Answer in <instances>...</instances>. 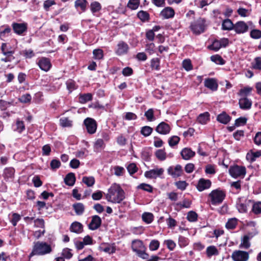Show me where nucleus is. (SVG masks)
I'll return each mask as SVG.
<instances>
[{
    "label": "nucleus",
    "mask_w": 261,
    "mask_h": 261,
    "mask_svg": "<svg viewBox=\"0 0 261 261\" xmlns=\"http://www.w3.org/2000/svg\"><path fill=\"white\" fill-rule=\"evenodd\" d=\"M108 201L113 203H120L125 198V193L119 184L114 183L106 194Z\"/></svg>",
    "instance_id": "nucleus-1"
},
{
    "label": "nucleus",
    "mask_w": 261,
    "mask_h": 261,
    "mask_svg": "<svg viewBox=\"0 0 261 261\" xmlns=\"http://www.w3.org/2000/svg\"><path fill=\"white\" fill-rule=\"evenodd\" d=\"M52 251L50 245L46 242L38 241L35 242L30 256L33 255H44L49 254Z\"/></svg>",
    "instance_id": "nucleus-2"
},
{
    "label": "nucleus",
    "mask_w": 261,
    "mask_h": 261,
    "mask_svg": "<svg viewBox=\"0 0 261 261\" xmlns=\"http://www.w3.org/2000/svg\"><path fill=\"white\" fill-rule=\"evenodd\" d=\"M205 21L204 19L199 18L191 23L190 29L195 35H199L204 32L205 30Z\"/></svg>",
    "instance_id": "nucleus-3"
},
{
    "label": "nucleus",
    "mask_w": 261,
    "mask_h": 261,
    "mask_svg": "<svg viewBox=\"0 0 261 261\" xmlns=\"http://www.w3.org/2000/svg\"><path fill=\"white\" fill-rule=\"evenodd\" d=\"M225 197V193L221 190H215L209 194L211 202L213 205H217L221 203Z\"/></svg>",
    "instance_id": "nucleus-4"
},
{
    "label": "nucleus",
    "mask_w": 261,
    "mask_h": 261,
    "mask_svg": "<svg viewBox=\"0 0 261 261\" xmlns=\"http://www.w3.org/2000/svg\"><path fill=\"white\" fill-rule=\"evenodd\" d=\"M230 175L234 178H243L246 173V168L244 166L234 165L230 167L229 169Z\"/></svg>",
    "instance_id": "nucleus-5"
},
{
    "label": "nucleus",
    "mask_w": 261,
    "mask_h": 261,
    "mask_svg": "<svg viewBox=\"0 0 261 261\" xmlns=\"http://www.w3.org/2000/svg\"><path fill=\"white\" fill-rule=\"evenodd\" d=\"M231 258L233 261H248L249 254L245 251L235 250L231 254Z\"/></svg>",
    "instance_id": "nucleus-6"
},
{
    "label": "nucleus",
    "mask_w": 261,
    "mask_h": 261,
    "mask_svg": "<svg viewBox=\"0 0 261 261\" xmlns=\"http://www.w3.org/2000/svg\"><path fill=\"white\" fill-rule=\"evenodd\" d=\"M12 27L15 33L18 35H22L24 32L27 31L28 29V24L25 22H13L12 24Z\"/></svg>",
    "instance_id": "nucleus-7"
},
{
    "label": "nucleus",
    "mask_w": 261,
    "mask_h": 261,
    "mask_svg": "<svg viewBox=\"0 0 261 261\" xmlns=\"http://www.w3.org/2000/svg\"><path fill=\"white\" fill-rule=\"evenodd\" d=\"M84 124L88 133L93 134L96 132L97 124L95 120L91 118H87L84 120Z\"/></svg>",
    "instance_id": "nucleus-8"
},
{
    "label": "nucleus",
    "mask_w": 261,
    "mask_h": 261,
    "mask_svg": "<svg viewBox=\"0 0 261 261\" xmlns=\"http://www.w3.org/2000/svg\"><path fill=\"white\" fill-rule=\"evenodd\" d=\"M164 172L163 168H156L145 172L144 175L146 178H156L158 177L161 176Z\"/></svg>",
    "instance_id": "nucleus-9"
},
{
    "label": "nucleus",
    "mask_w": 261,
    "mask_h": 261,
    "mask_svg": "<svg viewBox=\"0 0 261 261\" xmlns=\"http://www.w3.org/2000/svg\"><path fill=\"white\" fill-rule=\"evenodd\" d=\"M171 129V127L170 125L165 122L159 123L155 128L156 132L163 135L169 134Z\"/></svg>",
    "instance_id": "nucleus-10"
},
{
    "label": "nucleus",
    "mask_w": 261,
    "mask_h": 261,
    "mask_svg": "<svg viewBox=\"0 0 261 261\" xmlns=\"http://www.w3.org/2000/svg\"><path fill=\"white\" fill-rule=\"evenodd\" d=\"M168 174L174 178L179 177L182 173V167L180 165H177L175 166H170L167 169Z\"/></svg>",
    "instance_id": "nucleus-11"
},
{
    "label": "nucleus",
    "mask_w": 261,
    "mask_h": 261,
    "mask_svg": "<svg viewBox=\"0 0 261 261\" xmlns=\"http://www.w3.org/2000/svg\"><path fill=\"white\" fill-rule=\"evenodd\" d=\"M15 174V170L11 167L6 168L3 173V177L6 182L12 181Z\"/></svg>",
    "instance_id": "nucleus-12"
},
{
    "label": "nucleus",
    "mask_w": 261,
    "mask_h": 261,
    "mask_svg": "<svg viewBox=\"0 0 261 261\" xmlns=\"http://www.w3.org/2000/svg\"><path fill=\"white\" fill-rule=\"evenodd\" d=\"M248 25L244 21H238L234 24L233 30L237 34H243L248 31Z\"/></svg>",
    "instance_id": "nucleus-13"
},
{
    "label": "nucleus",
    "mask_w": 261,
    "mask_h": 261,
    "mask_svg": "<svg viewBox=\"0 0 261 261\" xmlns=\"http://www.w3.org/2000/svg\"><path fill=\"white\" fill-rule=\"evenodd\" d=\"M38 65L40 68L44 71H48L51 67L50 60L45 57H42L39 60Z\"/></svg>",
    "instance_id": "nucleus-14"
},
{
    "label": "nucleus",
    "mask_w": 261,
    "mask_h": 261,
    "mask_svg": "<svg viewBox=\"0 0 261 261\" xmlns=\"http://www.w3.org/2000/svg\"><path fill=\"white\" fill-rule=\"evenodd\" d=\"M101 224V219L97 215H94L92 217L90 223L88 225V227L90 230H94L98 228Z\"/></svg>",
    "instance_id": "nucleus-15"
},
{
    "label": "nucleus",
    "mask_w": 261,
    "mask_h": 261,
    "mask_svg": "<svg viewBox=\"0 0 261 261\" xmlns=\"http://www.w3.org/2000/svg\"><path fill=\"white\" fill-rule=\"evenodd\" d=\"M211 181L209 179L201 178L197 184V189L199 191H203L206 189H209L211 186Z\"/></svg>",
    "instance_id": "nucleus-16"
},
{
    "label": "nucleus",
    "mask_w": 261,
    "mask_h": 261,
    "mask_svg": "<svg viewBox=\"0 0 261 261\" xmlns=\"http://www.w3.org/2000/svg\"><path fill=\"white\" fill-rule=\"evenodd\" d=\"M128 48V46L126 43L121 41L117 44L115 52L117 55L121 56L126 54Z\"/></svg>",
    "instance_id": "nucleus-17"
},
{
    "label": "nucleus",
    "mask_w": 261,
    "mask_h": 261,
    "mask_svg": "<svg viewBox=\"0 0 261 261\" xmlns=\"http://www.w3.org/2000/svg\"><path fill=\"white\" fill-rule=\"evenodd\" d=\"M204 86L210 89L212 91H216L218 87L217 81L212 78L206 79L204 82Z\"/></svg>",
    "instance_id": "nucleus-18"
},
{
    "label": "nucleus",
    "mask_w": 261,
    "mask_h": 261,
    "mask_svg": "<svg viewBox=\"0 0 261 261\" xmlns=\"http://www.w3.org/2000/svg\"><path fill=\"white\" fill-rule=\"evenodd\" d=\"M240 108L243 110H249L252 106V101L247 97H241L239 101Z\"/></svg>",
    "instance_id": "nucleus-19"
},
{
    "label": "nucleus",
    "mask_w": 261,
    "mask_h": 261,
    "mask_svg": "<svg viewBox=\"0 0 261 261\" xmlns=\"http://www.w3.org/2000/svg\"><path fill=\"white\" fill-rule=\"evenodd\" d=\"M253 236L251 234L245 235L241 240V243L240 244V248L247 249L250 246V240L252 238Z\"/></svg>",
    "instance_id": "nucleus-20"
},
{
    "label": "nucleus",
    "mask_w": 261,
    "mask_h": 261,
    "mask_svg": "<svg viewBox=\"0 0 261 261\" xmlns=\"http://www.w3.org/2000/svg\"><path fill=\"white\" fill-rule=\"evenodd\" d=\"M174 10L172 8L168 7L161 12L160 15L165 19H169L172 18L174 16Z\"/></svg>",
    "instance_id": "nucleus-21"
},
{
    "label": "nucleus",
    "mask_w": 261,
    "mask_h": 261,
    "mask_svg": "<svg viewBox=\"0 0 261 261\" xmlns=\"http://www.w3.org/2000/svg\"><path fill=\"white\" fill-rule=\"evenodd\" d=\"M182 158L185 160H189L194 156L195 152L189 148H185L180 152Z\"/></svg>",
    "instance_id": "nucleus-22"
},
{
    "label": "nucleus",
    "mask_w": 261,
    "mask_h": 261,
    "mask_svg": "<svg viewBox=\"0 0 261 261\" xmlns=\"http://www.w3.org/2000/svg\"><path fill=\"white\" fill-rule=\"evenodd\" d=\"M217 120L220 123L226 124L230 121L231 117L225 112H223L218 115Z\"/></svg>",
    "instance_id": "nucleus-23"
},
{
    "label": "nucleus",
    "mask_w": 261,
    "mask_h": 261,
    "mask_svg": "<svg viewBox=\"0 0 261 261\" xmlns=\"http://www.w3.org/2000/svg\"><path fill=\"white\" fill-rule=\"evenodd\" d=\"M75 181V177L73 173H69L66 175L64 178V182L66 185L69 186L74 185Z\"/></svg>",
    "instance_id": "nucleus-24"
},
{
    "label": "nucleus",
    "mask_w": 261,
    "mask_h": 261,
    "mask_svg": "<svg viewBox=\"0 0 261 261\" xmlns=\"http://www.w3.org/2000/svg\"><path fill=\"white\" fill-rule=\"evenodd\" d=\"M70 229L72 232L80 233L83 231V225L80 222H74L71 224Z\"/></svg>",
    "instance_id": "nucleus-25"
},
{
    "label": "nucleus",
    "mask_w": 261,
    "mask_h": 261,
    "mask_svg": "<svg viewBox=\"0 0 261 261\" xmlns=\"http://www.w3.org/2000/svg\"><path fill=\"white\" fill-rule=\"evenodd\" d=\"M11 31V28L8 25H3L0 27V38L3 40L7 37Z\"/></svg>",
    "instance_id": "nucleus-26"
},
{
    "label": "nucleus",
    "mask_w": 261,
    "mask_h": 261,
    "mask_svg": "<svg viewBox=\"0 0 261 261\" xmlns=\"http://www.w3.org/2000/svg\"><path fill=\"white\" fill-rule=\"evenodd\" d=\"M191 205V201L185 199L182 202H178L175 204L176 209H182L184 208H190Z\"/></svg>",
    "instance_id": "nucleus-27"
},
{
    "label": "nucleus",
    "mask_w": 261,
    "mask_h": 261,
    "mask_svg": "<svg viewBox=\"0 0 261 261\" xmlns=\"http://www.w3.org/2000/svg\"><path fill=\"white\" fill-rule=\"evenodd\" d=\"M132 247L134 251L137 252L144 249L143 242L140 240H135L132 242Z\"/></svg>",
    "instance_id": "nucleus-28"
},
{
    "label": "nucleus",
    "mask_w": 261,
    "mask_h": 261,
    "mask_svg": "<svg viewBox=\"0 0 261 261\" xmlns=\"http://www.w3.org/2000/svg\"><path fill=\"white\" fill-rule=\"evenodd\" d=\"M206 253L208 257H211L213 255H218L219 254V251L216 247L212 245L207 247Z\"/></svg>",
    "instance_id": "nucleus-29"
},
{
    "label": "nucleus",
    "mask_w": 261,
    "mask_h": 261,
    "mask_svg": "<svg viewBox=\"0 0 261 261\" xmlns=\"http://www.w3.org/2000/svg\"><path fill=\"white\" fill-rule=\"evenodd\" d=\"M238 219L236 218L229 219L225 224V227L228 229H233L238 224Z\"/></svg>",
    "instance_id": "nucleus-30"
},
{
    "label": "nucleus",
    "mask_w": 261,
    "mask_h": 261,
    "mask_svg": "<svg viewBox=\"0 0 261 261\" xmlns=\"http://www.w3.org/2000/svg\"><path fill=\"white\" fill-rule=\"evenodd\" d=\"M87 3L86 0H76L75 2L74 6L76 9L80 8L84 12L86 9Z\"/></svg>",
    "instance_id": "nucleus-31"
},
{
    "label": "nucleus",
    "mask_w": 261,
    "mask_h": 261,
    "mask_svg": "<svg viewBox=\"0 0 261 261\" xmlns=\"http://www.w3.org/2000/svg\"><path fill=\"white\" fill-rule=\"evenodd\" d=\"M209 117L210 115L207 112L201 114L198 117L197 121L202 124H205L209 120Z\"/></svg>",
    "instance_id": "nucleus-32"
},
{
    "label": "nucleus",
    "mask_w": 261,
    "mask_h": 261,
    "mask_svg": "<svg viewBox=\"0 0 261 261\" xmlns=\"http://www.w3.org/2000/svg\"><path fill=\"white\" fill-rule=\"evenodd\" d=\"M75 213L78 215L83 214L85 210V206L82 203H76L73 205Z\"/></svg>",
    "instance_id": "nucleus-33"
},
{
    "label": "nucleus",
    "mask_w": 261,
    "mask_h": 261,
    "mask_svg": "<svg viewBox=\"0 0 261 261\" xmlns=\"http://www.w3.org/2000/svg\"><path fill=\"white\" fill-rule=\"evenodd\" d=\"M222 27L224 30H233L234 24L230 19H226L223 21Z\"/></svg>",
    "instance_id": "nucleus-34"
},
{
    "label": "nucleus",
    "mask_w": 261,
    "mask_h": 261,
    "mask_svg": "<svg viewBox=\"0 0 261 261\" xmlns=\"http://www.w3.org/2000/svg\"><path fill=\"white\" fill-rule=\"evenodd\" d=\"M252 91V88L250 87H245L240 90L238 94L241 97H247Z\"/></svg>",
    "instance_id": "nucleus-35"
},
{
    "label": "nucleus",
    "mask_w": 261,
    "mask_h": 261,
    "mask_svg": "<svg viewBox=\"0 0 261 261\" xmlns=\"http://www.w3.org/2000/svg\"><path fill=\"white\" fill-rule=\"evenodd\" d=\"M142 220L147 224L151 223L153 220V215L151 213L145 212L142 214Z\"/></svg>",
    "instance_id": "nucleus-36"
},
{
    "label": "nucleus",
    "mask_w": 261,
    "mask_h": 261,
    "mask_svg": "<svg viewBox=\"0 0 261 261\" xmlns=\"http://www.w3.org/2000/svg\"><path fill=\"white\" fill-rule=\"evenodd\" d=\"M155 155L160 161H164L167 158V154L165 149H158L155 152Z\"/></svg>",
    "instance_id": "nucleus-37"
},
{
    "label": "nucleus",
    "mask_w": 261,
    "mask_h": 261,
    "mask_svg": "<svg viewBox=\"0 0 261 261\" xmlns=\"http://www.w3.org/2000/svg\"><path fill=\"white\" fill-rule=\"evenodd\" d=\"M237 208L240 213H244L247 211V205L245 202H243L241 200L237 203Z\"/></svg>",
    "instance_id": "nucleus-38"
},
{
    "label": "nucleus",
    "mask_w": 261,
    "mask_h": 261,
    "mask_svg": "<svg viewBox=\"0 0 261 261\" xmlns=\"http://www.w3.org/2000/svg\"><path fill=\"white\" fill-rule=\"evenodd\" d=\"M251 66L254 69L261 70V57H256L251 63Z\"/></svg>",
    "instance_id": "nucleus-39"
},
{
    "label": "nucleus",
    "mask_w": 261,
    "mask_h": 261,
    "mask_svg": "<svg viewBox=\"0 0 261 261\" xmlns=\"http://www.w3.org/2000/svg\"><path fill=\"white\" fill-rule=\"evenodd\" d=\"M211 60L217 64L223 65L225 64V61L219 55L212 56L211 57Z\"/></svg>",
    "instance_id": "nucleus-40"
},
{
    "label": "nucleus",
    "mask_w": 261,
    "mask_h": 261,
    "mask_svg": "<svg viewBox=\"0 0 261 261\" xmlns=\"http://www.w3.org/2000/svg\"><path fill=\"white\" fill-rule=\"evenodd\" d=\"M92 95L90 93H86L80 95L79 97V101L82 103H85L87 101L92 100Z\"/></svg>",
    "instance_id": "nucleus-41"
},
{
    "label": "nucleus",
    "mask_w": 261,
    "mask_h": 261,
    "mask_svg": "<svg viewBox=\"0 0 261 261\" xmlns=\"http://www.w3.org/2000/svg\"><path fill=\"white\" fill-rule=\"evenodd\" d=\"M60 124L64 127H71L72 125V122L68 118L63 117L60 119Z\"/></svg>",
    "instance_id": "nucleus-42"
},
{
    "label": "nucleus",
    "mask_w": 261,
    "mask_h": 261,
    "mask_svg": "<svg viewBox=\"0 0 261 261\" xmlns=\"http://www.w3.org/2000/svg\"><path fill=\"white\" fill-rule=\"evenodd\" d=\"M189 243V240L187 238L181 236L179 237L178 244L180 247H185L187 246Z\"/></svg>",
    "instance_id": "nucleus-43"
},
{
    "label": "nucleus",
    "mask_w": 261,
    "mask_h": 261,
    "mask_svg": "<svg viewBox=\"0 0 261 261\" xmlns=\"http://www.w3.org/2000/svg\"><path fill=\"white\" fill-rule=\"evenodd\" d=\"M82 181L88 187H92L95 183V179L92 176H84L83 178Z\"/></svg>",
    "instance_id": "nucleus-44"
},
{
    "label": "nucleus",
    "mask_w": 261,
    "mask_h": 261,
    "mask_svg": "<svg viewBox=\"0 0 261 261\" xmlns=\"http://www.w3.org/2000/svg\"><path fill=\"white\" fill-rule=\"evenodd\" d=\"M93 58L96 60H100L103 58V52L101 49L98 48L93 51Z\"/></svg>",
    "instance_id": "nucleus-45"
},
{
    "label": "nucleus",
    "mask_w": 261,
    "mask_h": 261,
    "mask_svg": "<svg viewBox=\"0 0 261 261\" xmlns=\"http://www.w3.org/2000/svg\"><path fill=\"white\" fill-rule=\"evenodd\" d=\"M137 16L142 21H147L149 18V14L147 12L144 11H139L137 14Z\"/></svg>",
    "instance_id": "nucleus-46"
},
{
    "label": "nucleus",
    "mask_w": 261,
    "mask_h": 261,
    "mask_svg": "<svg viewBox=\"0 0 261 261\" xmlns=\"http://www.w3.org/2000/svg\"><path fill=\"white\" fill-rule=\"evenodd\" d=\"M153 129L152 127L148 126H145L141 128V133L144 137L149 136L152 132Z\"/></svg>",
    "instance_id": "nucleus-47"
},
{
    "label": "nucleus",
    "mask_w": 261,
    "mask_h": 261,
    "mask_svg": "<svg viewBox=\"0 0 261 261\" xmlns=\"http://www.w3.org/2000/svg\"><path fill=\"white\" fill-rule=\"evenodd\" d=\"M104 146V142L102 139H98L94 143V149L95 151H100Z\"/></svg>",
    "instance_id": "nucleus-48"
},
{
    "label": "nucleus",
    "mask_w": 261,
    "mask_h": 261,
    "mask_svg": "<svg viewBox=\"0 0 261 261\" xmlns=\"http://www.w3.org/2000/svg\"><path fill=\"white\" fill-rule=\"evenodd\" d=\"M90 8L92 13H95L100 11L101 9V6L99 2H94L91 4Z\"/></svg>",
    "instance_id": "nucleus-49"
},
{
    "label": "nucleus",
    "mask_w": 261,
    "mask_h": 261,
    "mask_svg": "<svg viewBox=\"0 0 261 261\" xmlns=\"http://www.w3.org/2000/svg\"><path fill=\"white\" fill-rule=\"evenodd\" d=\"M221 48V46L219 40H215L211 45L208 46L209 49L215 51H217Z\"/></svg>",
    "instance_id": "nucleus-50"
},
{
    "label": "nucleus",
    "mask_w": 261,
    "mask_h": 261,
    "mask_svg": "<svg viewBox=\"0 0 261 261\" xmlns=\"http://www.w3.org/2000/svg\"><path fill=\"white\" fill-rule=\"evenodd\" d=\"M16 128H15V130L21 133L25 129V126L22 121H20L19 119L16 120Z\"/></svg>",
    "instance_id": "nucleus-51"
},
{
    "label": "nucleus",
    "mask_w": 261,
    "mask_h": 261,
    "mask_svg": "<svg viewBox=\"0 0 261 261\" xmlns=\"http://www.w3.org/2000/svg\"><path fill=\"white\" fill-rule=\"evenodd\" d=\"M66 84L67 88L69 92H71L72 91L77 88V86L75 85V82L71 80H68L66 82Z\"/></svg>",
    "instance_id": "nucleus-52"
},
{
    "label": "nucleus",
    "mask_w": 261,
    "mask_h": 261,
    "mask_svg": "<svg viewBox=\"0 0 261 261\" xmlns=\"http://www.w3.org/2000/svg\"><path fill=\"white\" fill-rule=\"evenodd\" d=\"M180 140L179 137L177 136H173L168 140V143L170 146L173 147L177 145Z\"/></svg>",
    "instance_id": "nucleus-53"
},
{
    "label": "nucleus",
    "mask_w": 261,
    "mask_h": 261,
    "mask_svg": "<svg viewBox=\"0 0 261 261\" xmlns=\"http://www.w3.org/2000/svg\"><path fill=\"white\" fill-rule=\"evenodd\" d=\"M150 66L152 69L156 70L160 69V60L159 58H153L151 60Z\"/></svg>",
    "instance_id": "nucleus-54"
},
{
    "label": "nucleus",
    "mask_w": 261,
    "mask_h": 261,
    "mask_svg": "<svg viewBox=\"0 0 261 261\" xmlns=\"http://www.w3.org/2000/svg\"><path fill=\"white\" fill-rule=\"evenodd\" d=\"M144 115L149 121H152L155 119L154 117V111L152 109L148 110L145 113Z\"/></svg>",
    "instance_id": "nucleus-55"
},
{
    "label": "nucleus",
    "mask_w": 261,
    "mask_h": 261,
    "mask_svg": "<svg viewBox=\"0 0 261 261\" xmlns=\"http://www.w3.org/2000/svg\"><path fill=\"white\" fill-rule=\"evenodd\" d=\"M160 246V242L156 240H152L149 245V249L151 251L156 250Z\"/></svg>",
    "instance_id": "nucleus-56"
},
{
    "label": "nucleus",
    "mask_w": 261,
    "mask_h": 261,
    "mask_svg": "<svg viewBox=\"0 0 261 261\" xmlns=\"http://www.w3.org/2000/svg\"><path fill=\"white\" fill-rule=\"evenodd\" d=\"M139 5V0H129L127 7L132 10H136Z\"/></svg>",
    "instance_id": "nucleus-57"
},
{
    "label": "nucleus",
    "mask_w": 261,
    "mask_h": 261,
    "mask_svg": "<svg viewBox=\"0 0 261 261\" xmlns=\"http://www.w3.org/2000/svg\"><path fill=\"white\" fill-rule=\"evenodd\" d=\"M166 221L168 227L169 228H173L177 225V221L171 217H169Z\"/></svg>",
    "instance_id": "nucleus-58"
},
{
    "label": "nucleus",
    "mask_w": 261,
    "mask_h": 261,
    "mask_svg": "<svg viewBox=\"0 0 261 261\" xmlns=\"http://www.w3.org/2000/svg\"><path fill=\"white\" fill-rule=\"evenodd\" d=\"M164 244L170 251L173 250L176 245V243L172 240H165Z\"/></svg>",
    "instance_id": "nucleus-59"
},
{
    "label": "nucleus",
    "mask_w": 261,
    "mask_h": 261,
    "mask_svg": "<svg viewBox=\"0 0 261 261\" xmlns=\"http://www.w3.org/2000/svg\"><path fill=\"white\" fill-rule=\"evenodd\" d=\"M252 212L255 214L261 213V202H257L254 203L252 207Z\"/></svg>",
    "instance_id": "nucleus-60"
},
{
    "label": "nucleus",
    "mask_w": 261,
    "mask_h": 261,
    "mask_svg": "<svg viewBox=\"0 0 261 261\" xmlns=\"http://www.w3.org/2000/svg\"><path fill=\"white\" fill-rule=\"evenodd\" d=\"M187 218L190 222H195L197 220V214L193 211H190L188 213Z\"/></svg>",
    "instance_id": "nucleus-61"
},
{
    "label": "nucleus",
    "mask_w": 261,
    "mask_h": 261,
    "mask_svg": "<svg viewBox=\"0 0 261 261\" xmlns=\"http://www.w3.org/2000/svg\"><path fill=\"white\" fill-rule=\"evenodd\" d=\"M238 14L242 17H247L249 15L250 11L243 8H240L238 9Z\"/></svg>",
    "instance_id": "nucleus-62"
},
{
    "label": "nucleus",
    "mask_w": 261,
    "mask_h": 261,
    "mask_svg": "<svg viewBox=\"0 0 261 261\" xmlns=\"http://www.w3.org/2000/svg\"><path fill=\"white\" fill-rule=\"evenodd\" d=\"M56 4L55 0H46L44 2L43 8L46 11H48L50 7Z\"/></svg>",
    "instance_id": "nucleus-63"
},
{
    "label": "nucleus",
    "mask_w": 261,
    "mask_h": 261,
    "mask_svg": "<svg viewBox=\"0 0 261 261\" xmlns=\"http://www.w3.org/2000/svg\"><path fill=\"white\" fill-rule=\"evenodd\" d=\"M250 36L251 38L257 39L261 38V31L254 29L251 31Z\"/></svg>",
    "instance_id": "nucleus-64"
}]
</instances>
